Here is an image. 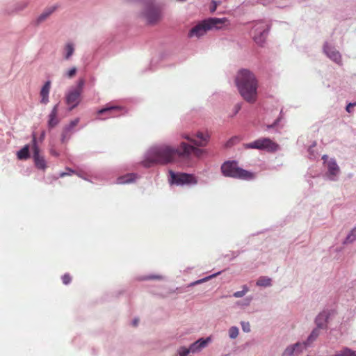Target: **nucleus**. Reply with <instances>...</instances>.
<instances>
[{
  "instance_id": "obj_1",
  "label": "nucleus",
  "mask_w": 356,
  "mask_h": 356,
  "mask_svg": "<svg viewBox=\"0 0 356 356\" xmlns=\"http://www.w3.org/2000/svg\"><path fill=\"white\" fill-rule=\"evenodd\" d=\"M181 159H182L181 143L178 147L161 145L149 151L143 163L144 166L149 168L156 164L165 165L174 163Z\"/></svg>"
},
{
  "instance_id": "obj_2",
  "label": "nucleus",
  "mask_w": 356,
  "mask_h": 356,
  "mask_svg": "<svg viewBox=\"0 0 356 356\" xmlns=\"http://www.w3.org/2000/svg\"><path fill=\"white\" fill-rule=\"evenodd\" d=\"M235 83L243 99L250 104L257 99L258 80L254 74L247 69L238 70L235 77Z\"/></svg>"
},
{
  "instance_id": "obj_3",
  "label": "nucleus",
  "mask_w": 356,
  "mask_h": 356,
  "mask_svg": "<svg viewBox=\"0 0 356 356\" xmlns=\"http://www.w3.org/2000/svg\"><path fill=\"white\" fill-rule=\"evenodd\" d=\"M224 176L235 179L251 180L254 179L255 174L238 166L236 161H226L221 166Z\"/></svg>"
},
{
  "instance_id": "obj_4",
  "label": "nucleus",
  "mask_w": 356,
  "mask_h": 356,
  "mask_svg": "<svg viewBox=\"0 0 356 356\" xmlns=\"http://www.w3.org/2000/svg\"><path fill=\"white\" fill-rule=\"evenodd\" d=\"M243 147L246 149H256L269 153L275 152L280 149V145L269 138H260L251 143L243 144Z\"/></svg>"
},
{
  "instance_id": "obj_5",
  "label": "nucleus",
  "mask_w": 356,
  "mask_h": 356,
  "mask_svg": "<svg viewBox=\"0 0 356 356\" xmlns=\"http://www.w3.org/2000/svg\"><path fill=\"white\" fill-rule=\"evenodd\" d=\"M226 21L225 18H210L204 20L191 30L189 35L191 37L196 36L199 38L205 34L207 31L212 29L213 27H218V24H222Z\"/></svg>"
},
{
  "instance_id": "obj_6",
  "label": "nucleus",
  "mask_w": 356,
  "mask_h": 356,
  "mask_svg": "<svg viewBox=\"0 0 356 356\" xmlns=\"http://www.w3.org/2000/svg\"><path fill=\"white\" fill-rule=\"evenodd\" d=\"M270 29V25L268 22L261 20L254 23L252 26L253 40L259 44L263 45L267 38Z\"/></svg>"
},
{
  "instance_id": "obj_7",
  "label": "nucleus",
  "mask_w": 356,
  "mask_h": 356,
  "mask_svg": "<svg viewBox=\"0 0 356 356\" xmlns=\"http://www.w3.org/2000/svg\"><path fill=\"white\" fill-rule=\"evenodd\" d=\"M84 84V79H80L77 82L76 87L71 90L66 95V104L70 106V110L74 108L79 104Z\"/></svg>"
},
{
  "instance_id": "obj_8",
  "label": "nucleus",
  "mask_w": 356,
  "mask_h": 356,
  "mask_svg": "<svg viewBox=\"0 0 356 356\" xmlns=\"http://www.w3.org/2000/svg\"><path fill=\"white\" fill-rule=\"evenodd\" d=\"M210 341V337H207V339L201 338L196 341L195 342L191 344L189 348L181 346L177 350L178 354L179 356H188V355L191 353H200L203 348H204L207 346Z\"/></svg>"
},
{
  "instance_id": "obj_9",
  "label": "nucleus",
  "mask_w": 356,
  "mask_h": 356,
  "mask_svg": "<svg viewBox=\"0 0 356 356\" xmlns=\"http://www.w3.org/2000/svg\"><path fill=\"white\" fill-rule=\"evenodd\" d=\"M169 173L170 176V181L171 184L184 185L196 184L197 183V181L193 175L187 173H175L172 170H170Z\"/></svg>"
},
{
  "instance_id": "obj_10",
  "label": "nucleus",
  "mask_w": 356,
  "mask_h": 356,
  "mask_svg": "<svg viewBox=\"0 0 356 356\" xmlns=\"http://www.w3.org/2000/svg\"><path fill=\"white\" fill-rule=\"evenodd\" d=\"M321 332V330L315 327L311 334L307 337V341L303 343H296L293 345L292 348H291V354L293 353H298L299 352H301L302 350L305 349L307 345H309L311 343H312L314 341H315L317 337L319 336V333Z\"/></svg>"
},
{
  "instance_id": "obj_11",
  "label": "nucleus",
  "mask_w": 356,
  "mask_h": 356,
  "mask_svg": "<svg viewBox=\"0 0 356 356\" xmlns=\"http://www.w3.org/2000/svg\"><path fill=\"white\" fill-rule=\"evenodd\" d=\"M204 152L205 151L204 149L188 145L184 142L181 143L182 159L188 158L191 155H194L196 157H200Z\"/></svg>"
},
{
  "instance_id": "obj_12",
  "label": "nucleus",
  "mask_w": 356,
  "mask_h": 356,
  "mask_svg": "<svg viewBox=\"0 0 356 356\" xmlns=\"http://www.w3.org/2000/svg\"><path fill=\"white\" fill-rule=\"evenodd\" d=\"M33 159L37 168L44 170L47 168V163L43 156L40 154V150L36 145V136L33 135Z\"/></svg>"
},
{
  "instance_id": "obj_13",
  "label": "nucleus",
  "mask_w": 356,
  "mask_h": 356,
  "mask_svg": "<svg viewBox=\"0 0 356 356\" xmlns=\"http://www.w3.org/2000/svg\"><path fill=\"white\" fill-rule=\"evenodd\" d=\"M327 172L326 177L330 181H337L340 174V168L334 159H330L327 162Z\"/></svg>"
},
{
  "instance_id": "obj_14",
  "label": "nucleus",
  "mask_w": 356,
  "mask_h": 356,
  "mask_svg": "<svg viewBox=\"0 0 356 356\" xmlns=\"http://www.w3.org/2000/svg\"><path fill=\"white\" fill-rule=\"evenodd\" d=\"M323 51L333 62L339 65H342L341 55L334 47L330 45L327 42H325L323 46Z\"/></svg>"
},
{
  "instance_id": "obj_15",
  "label": "nucleus",
  "mask_w": 356,
  "mask_h": 356,
  "mask_svg": "<svg viewBox=\"0 0 356 356\" xmlns=\"http://www.w3.org/2000/svg\"><path fill=\"white\" fill-rule=\"evenodd\" d=\"M183 138L189 140L195 145L198 147L206 146L209 140V136L202 132H198L195 136H190L189 135H184L183 136Z\"/></svg>"
},
{
  "instance_id": "obj_16",
  "label": "nucleus",
  "mask_w": 356,
  "mask_h": 356,
  "mask_svg": "<svg viewBox=\"0 0 356 356\" xmlns=\"http://www.w3.org/2000/svg\"><path fill=\"white\" fill-rule=\"evenodd\" d=\"M124 110V108L122 106L108 104L104 108L98 111V114L101 115L108 113L110 118H115L121 115Z\"/></svg>"
},
{
  "instance_id": "obj_17",
  "label": "nucleus",
  "mask_w": 356,
  "mask_h": 356,
  "mask_svg": "<svg viewBox=\"0 0 356 356\" xmlns=\"http://www.w3.org/2000/svg\"><path fill=\"white\" fill-rule=\"evenodd\" d=\"M145 17L149 24H154L161 19V11L157 8L150 7L146 10Z\"/></svg>"
},
{
  "instance_id": "obj_18",
  "label": "nucleus",
  "mask_w": 356,
  "mask_h": 356,
  "mask_svg": "<svg viewBox=\"0 0 356 356\" xmlns=\"http://www.w3.org/2000/svg\"><path fill=\"white\" fill-rule=\"evenodd\" d=\"M329 312L327 311H323L321 312L315 319V323L316 328L324 330L327 328V323L329 318Z\"/></svg>"
},
{
  "instance_id": "obj_19",
  "label": "nucleus",
  "mask_w": 356,
  "mask_h": 356,
  "mask_svg": "<svg viewBox=\"0 0 356 356\" xmlns=\"http://www.w3.org/2000/svg\"><path fill=\"white\" fill-rule=\"evenodd\" d=\"M58 104H56L54 106L53 109L51 110V111L49 115V120H48L49 127L53 128L58 124L59 120L58 118Z\"/></svg>"
},
{
  "instance_id": "obj_20",
  "label": "nucleus",
  "mask_w": 356,
  "mask_h": 356,
  "mask_svg": "<svg viewBox=\"0 0 356 356\" xmlns=\"http://www.w3.org/2000/svg\"><path fill=\"white\" fill-rule=\"evenodd\" d=\"M79 120L78 118L71 121L70 124L64 128L62 134V142L65 143L70 136L72 129L77 125Z\"/></svg>"
},
{
  "instance_id": "obj_21",
  "label": "nucleus",
  "mask_w": 356,
  "mask_h": 356,
  "mask_svg": "<svg viewBox=\"0 0 356 356\" xmlns=\"http://www.w3.org/2000/svg\"><path fill=\"white\" fill-rule=\"evenodd\" d=\"M51 88V82L47 81L42 86L40 91L41 103L46 104L49 102V93Z\"/></svg>"
},
{
  "instance_id": "obj_22",
  "label": "nucleus",
  "mask_w": 356,
  "mask_h": 356,
  "mask_svg": "<svg viewBox=\"0 0 356 356\" xmlns=\"http://www.w3.org/2000/svg\"><path fill=\"white\" fill-rule=\"evenodd\" d=\"M136 179V175L134 173L127 174L118 178L117 183L119 184H129Z\"/></svg>"
},
{
  "instance_id": "obj_23",
  "label": "nucleus",
  "mask_w": 356,
  "mask_h": 356,
  "mask_svg": "<svg viewBox=\"0 0 356 356\" xmlns=\"http://www.w3.org/2000/svg\"><path fill=\"white\" fill-rule=\"evenodd\" d=\"M17 159L19 160H26L29 158V145H25L23 148H22L17 153Z\"/></svg>"
},
{
  "instance_id": "obj_24",
  "label": "nucleus",
  "mask_w": 356,
  "mask_h": 356,
  "mask_svg": "<svg viewBox=\"0 0 356 356\" xmlns=\"http://www.w3.org/2000/svg\"><path fill=\"white\" fill-rule=\"evenodd\" d=\"M356 241V226L353 227L350 232L348 233L344 241H343V244H348L352 243Z\"/></svg>"
},
{
  "instance_id": "obj_25",
  "label": "nucleus",
  "mask_w": 356,
  "mask_h": 356,
  "mask_svg": "<svg viewBox=\"0 0 356 356\" xmlns=\"http://www.w3.org/2000/svg\"><path fill=\"white\" fill-rule=\"evenodd\" d=\"M64 51H65V54H64L65 59L69 60L74 51V47L73 44L67 43L64 47Z\"/></svg>"
},
{
  "instance_id": "obj_26",
  "label": "nucleus",
  "mask_w": 356,
  "mask_h": 356,
  "mask_svg": "<svg viewBox=\"0 0 356 356\" xmlns=\"http://www.w3.org/2000/svg\"><path fill=\"white\" fill-rule=\"evenodd\" d=\"M55 10L54 8H49L45 10L37 19V22L41 23L44 22L54 11Z\"/></svg>"
},
{
  "instance_id": "obj_27",
  "label": "nucleus",
  "mask_w": 356,
  "mask_h": 356,
  "mask_svg": "<svg viewBox=\"0 0 356 356\" xmlns=\"http://www.w3.org/2000/svg\"><path fill=\"white\" fill-rule=\"evenodd\" d=\"M256 284L259 286H269L271 285V279L265 276L260 277L257 280Z\"/></svg>"
},
{
  "instance_id": "obj_28",
  "label": "nucleus",
  "mask_w": 356,
  "mask_h": 356,
  "mask_svg": "<svg viewBox=\"0 0 356 356\" xmlns=\"http://www.w3.org/2000/svg\"><path fill=\"white\" fill-rule=\"evenodd\" d=\"M334 356H356V351H353L352 350L346 348L337 353Z\"/></svg>"
},
{
  "instance_id": "obj_29",
  "label": "nucleus",
  "mask_w": 356,
  "mask_h": 356,
  "mask_svg": "<svg viewBox=\"0 0 356 356\" xmlns=\"http://www.w3.org/2000/svg\"><path fill=\"white\" fill-rule=\"evenodd\" d=\"M242 289H243L242 291H236V292L234 293V294H233L234 297L241 298V297L244 296L246 294V293L248 292V291H249V289L246 285H243L242 286Z\"/></svg>"
},
{
  "instance_id": "obj_30",
  "label": "nucleus",
  "mask_w": 356,
  "mask_h": 356,
  "mask_svg": "<svg viewBox=\"0 0 356 356\" xmlns=\"http://www.w3.org/2000/svg\"><path fill=\"white\" fill-rule=\"evenodd\" d=\"M229 335L231 339H236L238 335V329L236 327H232L229 330Z\"/></svg>"
},
{
  "instance_id": "obj_31",
  "label": "nucleus",
  "mask_w": 356,
  "mask_h": 356,
  "mask_svg": "<svg viewBox=\"0 0 356 356\" xmlns=\"http://www.w3.org/2000/svg\"><path fill=\"white\" fill-rule=\"evenodd\" d=\"M76 71H77L76 67H72V68L70 69V70L66 72V76H67L68 78L71 79V78L74 77V76L76 75Z\"/></svg>"
},
{
  "instance_id": "obj_32",
  "label": "nucleus",
  "mask_w": 356,
  "mask_h": 356,
  "mask_svg": "<svg viewBox=\"0 0 356 356\" xmlns=\"http://www.w3.org/2000/svg\"><path fill=\"white\" fill-rule=\"evenodd\" d=\"M62 281L64 284H68L72 281V277L69 273H65L62 277Z\"/></svg>"
},
{
  "instance_id": "obj_33",
  "label": "nucleus",
  "mask_w": 356,
  "mask_h": 356,
  "mask_svg": "<svg viewBox=\"0 0 356 356\" xmlns=\"http://www.w3.org/2000/svg\"><path fill=\"white\" fill-rule=\"evenodd\" d=\"M241 327H242V330H243V332H250V325L248 322H244V321L241 322Z\"/></svg>"
},
{
  "instance_id": "obj_34",
  "label": "nucleus",
  "mask_w": 356,
  "mask_h": 356,
  "mask_svg": "<svg viewBox=\"0 0 356 356\" xmlns=\"http://www.w3.org/2000/svg\"><path fill=\"white\" fill-rule=\"evenodd\" d=\"M217 6H218V3L216 1H213L212 3H211V6L210 7V11L211 13H213L216 11V8H217Z\"/></svg>"
},
{
  "instance_id": "obj_35",
  "label": "nucleus",
  "mask_w": 356,
  "mask_h": 356,
  "mask_svg": "<svg viewBox=\"0 0 356 356\" xmlns=\"http://www.w3.org/2000/svg\"><path fill=\"white\" fill-rule=\"evenodd\" d=\"M67 170H68V171H69V172H61V173L60 174V177H65V176H67V175H71V173H74V170H70V169H69V168H67Z\"/></svg>"
},
{
  "instance_id": "obj_36",
  "label": "nucleus",
  "mask_w": 356,
  "mask_h": 356,
  "mask_svg": "<svg viewBox=\"0 0 356 356\" xmlns=\"http://www.w3.org/2000/svg\"><path fill=\"white\" fill-rule=\"evenodd\" d=\"M356 104V103H350L347 105L346 106V111L347 112L350 113V108H351V106H354Z\"/></svg>"
},
{
  "instance_id": "obj_37",
  "label": "nucleus",
  "mask_w": 356,
  "mask_h": 356,
  "mask_svg": "<svg viewBox=\"0 0 356 356\" xmlns=\"http://www.w3.org/2000/svg\"><path fill=\"white\" fill-rule=\"evenodd\" d=\"M356 104V103H350L347 105L346 106V111L347 112L350 113V108H351V106H354Z\"/></svg>"
},
{
  "instance_id": "obj_38",
  "label": "nucleus",
  "mask_w": 356,
  "mask_h": 356,
  "mask_svg": "<svg viewBox=\"0 0 356 356\" xmlns=\"http://www.w3.org/2000/svg\"><path fill=\"white\" fill-rule=\"evenodd\" d=\"M138 319H136H136H134V320L133 321V325H134V326H137V325H138Z\"/></svg>"
},
{
  "instance_id": "obj_39",
  "label": "nucleus",
  "mask_w": 356,
  "mask_h": 356,
  "mask_svg": "<svg viewBox=\"0 0 356 356\" xmlns=\"http://www.w3.org/2000/svg\"><path fill=\"white\" fill-rule=\"evenodd\" d=\"M149 279H161V276H151L148 277Z\"/></svg>"
},
{
  "instance_id": "obj_40",
  "label": "nucleus",
  "mask_w": 356,
  "mask_h": 356,
  "mask_svg": "<svg viewBox=\"0 0 356 356\" xmlns=\"http://www.w3.org/2000/svg\"><path fill=\"white\" fill-rule=\"evenodd\" d=\"M245 300H246V302H247L245 303V305H250V301L252 300V298H250L246 299Z\"/></svg>"
},
{
  "instance_id": "obj_41",
  "label": "nucleus",
  "mask_w": 356,
  "mask_h": 356,
  "mask_svg": "<svg viewBox=\"0 0 356 356\" xmlns=\"http://www.w3.org/2000/svg\"><path fill=\"white\" fill-rule=\"evenodd\" d=\"M328 159V156L327 155H323L322 156V159L325 162Z\"/></svg>"
},
{
  "instance_id": "obj_42",
  "label": "nucleus",
  "mask_w": 356,
  "mask_h": 356,
  "mask_svg": "<svg viewBox=\"0 0 356 356\" xmlns=\"http://www.w3.org/2000/svg\"><path fill=\"white\" fill-rule=\"evenodd\" d=\"M51 154H52V155H54V156H58V153H56V152H54V151H51Z\"/></svg>"
},
{
  "instance_id": "obj_43",
  "label": "nucleus",
  "mask_w": 356,
  "mask_h": 356,
  "mask_svg": "<svg viewBox=\"0 0 356 356\" xmlns=\"http://www.w3.org/2000/svg\"><path fill=\"white\" fill-rule=\"evenodd\" d=\"M204 280H198V281L195 282L194 283V284H199V283H201V282H202Z\"/></svg>"
},
{
  "instance_id": "obj_44",
  "label": "nucleus",
  "mask_w": 356,
  "mask_h": 356,
  "mask_svg": "<svg viewBox=\"0 0 356 356\" xmlns=\"http://www.w3.org/2000/svg\"><path fill=\"white\" fill-rule=\"evenodd\" d=\"M275 124H271V125H268V128H272V127H273L275 126Z\"/></svg>"
},
{
  "instance_id": "obj_45",
  "label": "nucleus",
  "mask_w": 356,
  "mask_h": 356,
  "mask_svg": "<svg viewBox=\"0 0 356 356\" xmlns=\"http://www.w3.org/2000/svg\"><path fill=\"white\" fill-rule=\"evenodd\" d=\"M231 143H232V140L228 141L226 145H227V147H228V146H229V144H230Z\"/></svg>"
},
{
  "instance_id": "obj_46",
  "label": "nucleus",
  "mask_w": 356,
  "mask_h": 356,
  "mask_svg": "<svg viewBox=\"0 0 356 356\" xmlns=\"http://www.w3.org/2000/svg\"><path fill=\"white\" fill-rule=\"evenodd\" d=\"M239 110H240V106H238L237 108H236V113H237Z\"/></svg>"
}]
</instances>
